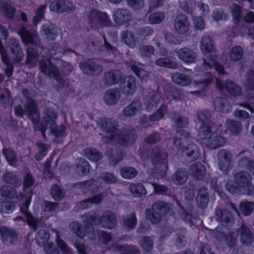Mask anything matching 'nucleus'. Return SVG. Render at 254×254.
Masks as SVG:
<instances>
[{
  "instance_id": "obj_1",
  "label": "nucleus",
  "mask_w": 254,
  "mask_h": 254,
  "mask_svg": "<svg viewBox=\"0 0 254 254\" xmlns=\"http://www.w3.org/2000/svg\"><path fill=\"white\" fill-rule=\"evenodd\" d=\"M98 126L104 132L109 134L111 139H117L122 145H125L128 142L133 141L136 138L135 130L132 128L121 131L118 130V124L115 120L108 118L99 119Z\"/></svg>"
},
{
  "instance_id": "obj_2",
  "label": "nucleus",
  "mask_w": 254,
  "mask_h": 254,
  "mask_svg": "<svg viewBox=\"0 0 254 254\" xmlns=\"http://www.w3.org/2000/svg\"><path fill=\"white\" fill-rule=\"evenodd\" d=\"M199 46L202 53L205 57L201 64L202 69L207 70L211 69L213 66L219 75L227 74L223 66L215 62L216 50L212 37L210 36H202Z\"/></svg>"
},
{
  "instance_id": "obj_3",
  "label": "nucleus",
  "mask_w": 254,
  "mask_h": 254,
  "mask_svg": "<svg viewBox=\"0 0 254 254\" xmlns=\"http://www.w3.org/2000/svg\"><path fill=\"white\" fill-rule=\"evenodd\" d=\"M34 182L35 180L32 175L29 173L26 174L23 182L24 193L22 197L24 199V202L20 205V211L25 216L28 225L34 231H36L37 229L38 221L28 211L29 206L33 195L32 190L30 188L33 185Z\"/></svg>"
},
{
  "instance_id": "obj_4",
  "label": "nucleus",
  "mask_w": 254,
  "mask_h": 254,
  "mask_svg": "<svg viewBox=\"0 0 254 254\" xmlns=\"http://www.w3.org/2000/svg\"><path fill=\"white\" fill-rule=\"evenodd\" d=\"M22 94L26 99L25 108L28 117L34 125H37L40 120V116L33 96L26 89L22 90ZM14 113L16 116L22 118L26 111L23 110L21 105H19L14 107Z\"/></svg>"
},
{
  "instance_id": "obj_5",
  "label": "nucleus",
  "mask_w": 254,
  "mask_h": 254,
  "mask_svg": "<svg viewBox=\"0 0 254 254\" xmlns=\"http://www.w3.org/2000/svg\"><path fill=\"white\" fill-rule=\"evenodd\" d=\"M45 116L41 122L40 130L43 137L45 136V130L50 129L56 137H60L64 134L65 127L61 125L56 126V121L58 118L57 113L52 109L47 108L44 111Z\"/></svg>"
},
{
  "instance_id": "obj_6",
  "label": "nucleus",
  "mask_w": 254,
  "mask_h": 254,
  "mask_svg": "<svg viewBox=\"0 0 254 254\" xmlns=\"http://www.w3.org/2000/svg\"><path fill=\"white\" fill-rule=\"evenodd\" d=\"M41 71L48 77H53L61 85L63 86L64 80L58 70L49 59L41 60L39 63Z\"/></svg>"
},
{
  "instance_id": "obj_7",
  "label": "nucleus",
  "mask_w": 254,
  "mask_h": 254,
  "mask_svg": "<svg viewBox=\"0 0 254 254\" xmlns=\"http://www.w3.org/2000/svg\"><path fill=\"white\" fill-rule=\"evenodd\" d=\"M216 86L219 91L226 96H240L242 92L241 87L231 80H226L224 83L219 79H216Z\"/></svg>"
},
{
  "instance_id": "obj_8",
  "label": "nucleus",
  "mask_w": 254,
  "mask_h": 254,
  "mask_svg": "<svg viewBox=\"0 0 254 254\" xmlns=\"http://www.w3.org/2000/svg\"><path fill=\"white\" fill-rule=\"evenodd\" d=\"M79 66L82 72L88 76H97L102 72V66L94 61L89 60L79 64Z\"/></svg>"
},
{
  "instance_id": "obj_9",
  "label": "nucleus",
  "mask_w": 254,
  "mask_h": 254,
  "mask_svg": "<svg viewBox=\"0 0 254 254\" xmlns=\"http://www.w3.org/2000/svg\"><path fill=\"white\" fill-rule=\"evenodd\" d=\"M217 160L219 169L227 173L231 168L233 155L228 150L220 149L217 153Z\"/></svg>"
},
{
  "instance_id": "obj_10",
  "label": "nucleus",
  "mask_w": 254,
  "mask_h": 254,
  "mask_svg": "<svg viewBox=\"0 0 254 254\" xmlns=\"http://www.w3.org/2000/svg\"><path fill=\"white\" fill-rule=\"evenodd\" d=\"M69 227L70 230L80 238H83L89 234H93L94 232V227L90 224L82 226L79 223L72 221L69 224Z\"/></svg>"
},
{
  "instance_id": "obj_11",
  "label": "nucleus",
  "mask_w": 254,
  "mask_h": 254,
  "mask_svg": "<svg viewBox=\"0 0 254 254\" xmlns=\"http://www.w3.org/2000/svg\"><path fill=\"white\" fill-rule=\"evenodd\" d=\"M2 242L7 246H13L17 241V233L13 229L3 226L0 228Z\"/></svg>"
},
{
  "instance_id": "obj_12",
  "label": "nucleus",
  "mask_w": 254,
  "mask_h": 254,
  "mask_svg": "<svg viewBox=\"0 0 254 254\" xmlns=\"http://www.w3.org/2000/svg\"><path fill=\"white\" fill-rule=\"evenodd\" d=\"M174 26L176 32L180 34L187 33L190 27L188 17L184 14H179L175 18Z\"/></svg>"
},
{
  "instance_id": "obj_13",
  "label": "nucleus",
  "mask_w": 254,
  "mask_h": 254,
  "mask_svg": "<svg viewBox=\"0 0 254 254\" xmlns=\"http://www.w3.org/2000/svg\"><path fill=\"white\" fill-rule=\"evenodd\" d=\"M175 51L179 59L187 64L194 63L197 57L196 53L189 47H184Z\"/></svg>"
},
{
  "instance_id": "obj_14",
  "label": "nucleus",
  "mask_w": 254,
  "mask_h": 254,
  "mask_svg": "<svg viewBox=\"0 0 254 254\" xmlns=\"http://www.w3.org/2000/svg\"><path fill=\"white\" fill-rule=\"evenodd\" d=\"M123 73L118 69H111L103 75V81L105 85L108 86L118 84L121 81Z\"/></svg>"
},
{
  "instance_id": "obj_15",
  "label": "nucleus",
  "mask_w": 254,
  "mask_h": 254,
  "mask_svg": "<svg viewBox=\"0 0 254 254\" xmlns=\"http://www.w3.org/2000/svg\"><path fill=\"white\" fill-rule=\"evenodd\" d=\"M7 49L11 52V57L15 63L22 61L23 54L18 40L12 39L9 40L8 43Z\"/></svg>"
},
{
  "instance_id": "obj_16",
  "label": "nucleus",
  "mask_w": 254,
  "mask_h": 254,
  "mask_svg": "<svg viewBox=\"0 0 254 254\" xmlns=\"http://www.w3.org/2000/svg\"><path fill=\"white\" fill-rule=\"evenodd\" d=\"M221 126L212 122L202 123L198 132L199 135L202 139L210 138L211 134L216 132Z\"/></svg>"
},
{
  "instance_id": "obj_17",
  "label": "nucleus",
  "mask_w": 254,
  "mask_h": 254,
  "mask_svg": "<svg viewBox=\"0 0 254 254\" xmlns=\"http://www.w3.org/2000/svg\"><path fill=\"white\" fill-rule=\"evenodd\" d=\"M50 9L52 11L61 13L73 10L74 6L66 0H56L51 3Z\"/></svg>"
},
{
  "instance_id": "obj_18",
  "label": "nucleus",
  "mask_w": 254,
  "mask_h": 254,
  "mask_svg": "<svg viewBox=\"0 0 254 254\" xmlns=\"http://www.w3.org/2000/svg\"><path fill=\"white\" fill-rule=\"evenodd\" d=\"M234 178L237 184L240 188H248L251 186V176L248 172L245 171L238 172L234 175Z\"/></svg>"
},
{
  "instance_id": "obj_19",
  "label": "nucleus",
  "mask_w": 254,
  "mask_h": 254,
  "mask_svg": "<svg viewBox=\"0 0 254 254\" xmlns=\"http://www.w3.org/2000/svg\"><path fill=\"white\" fill-rule=\"evenodd\" d=\"M99 223L103 227L112 229L115 228L117 224V218L112 212L106 211L100 217Z\"/></svg>"
},
{
  "instance_id": "obj_20",
  "label": "nucleus",
  "mask_w": 254,
  "mask_h": 254,
  "mask_svg": "<svg viewBox=\"0 0 254 254\" xmlns=\"http://www.w3.org/2000/svg\"><path fill=\"white\" fill-rule=\"evenodd\" d=\"M162 100V95L160 93L153 91L145 97V105L148 111L156 109L157 105Z\"/></svg>"
},
{
  "instance_id": "obj_21",
  "label": "nucleus",
  "mask_w": 254,
  "mask_h": 254,
  "mask_svg": "<svg viewBox=\"0 0 254 254\" xmlns=\"http://www.w3.org/2000/svg\"><path fill=\"white\" fill-rule=\"evenodd\" d=\"M22 42L25 44L38 45L36 41L37 35L34 31H28L25 28L22 27L18 31Z\"/></svg>"
},
{
  "instance_id": "obj_22",
  "label": "nucleus",
  "mask_w": 254,
  "mask_h": 254,
  "mask_svg": "<svg viewBox=\"0 0 254 254\" xmlns=\"http://www.w3.org/2000/svg\"><path fill=\"white\" fill-rule=\"evenodd\" d=\"M114 21L119 25L127 22L130 18V13L125 8H118L113 13Z\"/></svg>"
},
{
  "instance_id": "obj_23",
  "label": "nucleus",
  "mask_w": 254,
  "mask_h": 254,
  "mask_svg": "<svg viewBox=\"0 0 254 254\" xmlns=\"http://www.w3.org/2000/svg\"><path fill=\"white\" fill-rule=\"evenodd\" d=\"M197 205L201 209H205L209 202V193L207 188L202 187L197 191L196 197Z\"/></svg>"
},
{
  "instance_id": "obj_24",
  "label": "nucleus",
  "mask_w": 254,
  "mask_h": 254,
  "mask_svg": "<svg viewBox=\"0 0 254 254\" xmlns=\"http://www.w3.org/2000/svg\"><path fill=\"white\" fill-rule=\"evenodd\" d=\"M167 157V152L161 147L158 146L152 150L150 156L153 163L155 165L165 163Z\"/></svg>"
},
{
  "instance_id": "obj_25",
  "label": "nucleus",
  "mask_w": 254,
  "mask_h": 254,
  "mask_svg": "<svg viewBox=\"0 0 254 254\" xmlns=\"http://www.w3.org/2000/svg\"><path fill=\"white\" fill-rule=\"evenodd\" d=\"M213 106L214 109L219 112L228 113L231 109L227 100L222 97H216L213 100Z\"/></svg>"
},
{
  "instance_id": "obj_26",
  "label": "nucleus",
  "mask_w": 254,
  "mask_h": 254,
  "mask_svg": "<svg viewBox=\"0 0 254 254\" xmlns=\"http://www.w3.org/2000/svg\"><path fill=\"white\" fill-rule=\"evenodd\" d=\"M189 171L193 178L197 180H201L205 175L206 168L200 162H197L190 166Z\"/></svg>"
},
{
  "instance_id": "obj_27",
  "label": "nucleus",
  "mask_w": 254,
  "mask_h": 254,
  "mask_svg": "<svg viewBox=\"0 0 254 254\" xmlns=\"http://www.w3.org/2000/svg\"><path fill=\"white\" fill-rule=\"evenodd\" d=\"M227 139L219 135L211 136L206 142V146L210 150H214L223 146L226 142Z\"/></svg>"
},
{
  "instance_id": "obj_28",
  "label": "nucleus",
  "mask_w": 254,
  "mask_h": 254,
  "mask_svg": "<svg viewBox=\"0 0 254 254\" xmlns=\"http://www.w3.org/2000/svg\"><path fill=\"white\" fill-rule=\"evenodd\" d=\"M142 104L138 100H135L131 102L126 107L122 113L126 117H131L134 116L138 112L141 110Z\"/></svg>"
},
{
  "instance_id": "obj_29",
  "label": "nucleus",
  "mask_w": 254,
  "mask_h": 254,
  "mask_svg": "<svg viewBox=\"0 0 254 254\" xmlns=\"http://www.w3.org/2000/svg\"><path fill=\"white\" fill-rule=\"evenodd\" d=\"M42 34L44 35L47 40L54 41L58 35L57 28L53 23H48L42 26Z\"/></svg>"
},
{
  "instance_id": "obj_30",
  "label": "nucleus",
  "mask_w": 254,
  "mask_h": 254,
  "mask_svg": "<svg viewBox=\"0 0 254 254\" xmlns=\"http://www.w3.org/2000/svg\"><path fill=\"white\" fill-rule=\"evenodd\" d=\"M216 220L220 222L223 226H227L231 223L233 220V216L228 210L217 209L215 211Z\"/></svg>"
},
{
  "instance_id": "obj_31",
  "label": "nucleus",
  "mask_w": 254,
  "mask_h": 254,
  "mask_svg": "<svg viewBox=\"0 0 254 254\" xmlns=\"http://www.w3.org/2000/svg\"><path fill=\"white\" fill-rule=\"evenodd\" d=\"M1 181L5 184H9L15 187H18L21 184L20 179L13 172L8 170L3 173Z\"/></svg>"
},
{
  "instance_id": "obj_32",
  "label": "nucleus",
  "mask_w": 254,
  "mask_h": 254,
  "mask_svg": "<svg viewBox=\"0 0 254 254\" xmlns=\"http://www.w3.org/2000/svg\"><path fill=\"white\" fill-rule=\"evenodd\" d=\"M109 250L113 252L120 251L123 252L122 254H139V251L135 246L120 245L115 244L110 247Z\"/></svg>"
},
{
  "instance_id": "obj_33",
  "label": "nucleus",
  "mask_w": 254,
  "mask_h": 254,
  "mask_svg": "<svg viewBox=\"0 0 254 254\" xmlns=\"http://www.w3.org/2000/svg\"><path fill=\"white\" fill-rule=\"evenodd\" d=\"M121 97V94L117 88L107 90L104 95V101L109 105H115Z\"/></svg>"
},
{
  "instance_id": "obj_34",
  "label": "nucleus",
  "mask_w": 254,
  "mask_h": 254,
  "mask_svg": "<svg viewBox=\"0 0 254 254\" xmlns=\"http://www.w3.org/2000/svg\"><path fill=\"white\" fill-rule=\"evenodd\" d=\"M184 152L186 155V159L190 162L195 161L200 155L198 146L193 143L188 144Z\"/></svg>"
},
{
  "instance_id": "obj_35",
  "label": "nucleus",
  "mask_w": 254,
  "mask_h": 254,
  "mask_svg": "<svg viewBox=\"0 0 254 254\" xmlns=\"http://www.w3.org/2000/svg\"><path fill=\"white\" fill-rule=\"evenodd\" d=\"M102 194H98L94 195L91 197L88 198L77 203V206L79 208L84 209L89 208L93 204H98L102 200Z\"/></svg>"
},
{
  "instance_id": "obj_36",
  "label": "nucleus",
  "mask_w": 254,
  "mask_h": 254,
  "mask_svg": "<svg viewBox=\"0 0 254 254\" xmlns=\"http://www.w3.org/2000/svg\"><path fill=\"white\" fill-rule=\"evenodd\" d=\"M241 233L240 241L245 246H250L254 242V237L251 231L245 225H242L240 228Z\"/></svg>"
},
{
  "instance_id": "obj_37",
  "label": "nucleus",
  "mask_w": 254,
  "mask_h": 254,
  "mask_svg": "<svg viewBox=\"0 0 254 254\" xmlns=\"http://www.w3.org/2000/svg\"><path fill=\"white\" fill-rule=\"evenodd\" d=\"M172 79L176 84L185 86L190 85L191 80L190 78L187 74L175 72L171 75Z\"/></svg>"
},
{
  "instance_id": "obj_38",
  "label": "nucleus",
  "mask_w": 254,
  "mask_h": 254,
  "mask_svg": "<svg viewBox=\"0 0 254 254\" xmlns=\"http://www.w3.org/2000/svg\"><path fill=\"white\" fill-rule=\"evenodd\" d=\"M136 87V80L134 77H126L124 85L122 87L123 92L126 95H130L134 91Z\"/></svg>"
},
{
  "instance_id": "obj_39",
  "label": "nucleus",
  "mask_w": 254,
  "mask_h": 254,
  "mask_svg": "<svg viewBox=\"0 0 254 254\" xmlns=\"http://www.w3.org/2000/svg\"><path fill=\"white\" fill-rule=\"evenodd\" d=\"M2 153L4 158L11 166H16L18 163V159L16 157V153L11 148H4Z\"/></svg>"
},
{
  "instance_id": "obj_40",
  "label": "nucleus",
  "mask_w": 254,
  "mask_h": 254,
  "mask_svg": "<svg viewBox=\"0 0 254 254\" xmlns=\"http://www.w3.org/2000/svg\"><path fill=\"white\" fill-rule=\"evenodd\" d=\"M38 54L32 47H28L27 50L26 64L30 67L36 66L38 62Z\"/></svg>"
},
{
  "instance_id": "obj_41",
  "label": "nucleus",
  "mask_w": 254,
  "mask_h": 254,
  "mask_svg": "<svg viewBox=\"0 0 254 254\" xmlns=\"http://www.w3.org/2000/svg\"><path fill=\"white\" fill-rule=\"evenodd\" d=\"M225 125L227 129L234 134H239L241 131L242 126L239 121L229 119L226 121Z\"/></svg>"
},
{
  "instance_id": "obj_42",
  "label": "nucleus",
  "mask_w": 254,
  "mask_h": 254,
  "mask_svg": "<svg viewBox=\"0 0 254 254\" xmlns=\"http://www.w3.org/2000/svg\"><path fill=\"white\" fill-rule=\"evenodd\" d=\"M85 155L89 160L93 162L99 161L103 157L102 153L94 148L85 149Z\"/></svg>"
},
{
  "instance_id": "obj_43",
  "label": "nucleus",
  "mask_w": 254,
  "mask_h": 254,
  "mask_svg": "<svg viewBox=\"0 0 254 254\" xmlns=\"http://www.w3.org/2000/svg\"><path fill=\"white\" fill-rule=\"evenodd\" d=\"M122 42L130 48H133L136 45V41L133 34L128 31H123L121 33Z\"/></svg>"
},
{
  "instance_id": "obj_44",
  "label": "nucleus",
  "mask_w": 254,
  "mask_h": 254,
  "mask_svg": "<svg viewBox=\"0 0 254 254\" xmlns=\"http://www.w3.org/2000/svg\"><path fill=\"white\" fill-rule=\"evenodd\" d=\"M77 171L80 175H85L89 172V165L84 159L79 158L77 159Z\"/></svg>"
},
{
  "instance_id": "obj_45",
  "label": "nucleus",
  "mask_w": 254,
  "mask_h": 254,
  "mask_svg": "<svg viewBox=\"0 0 254 254\" xmlns=\"http://www.w3.org/2000/svg\"><path fill=\"white\" fill-rule=\"evenodd\" d=\"M152 208L153 211L161 214L162 217L170 211L169 205L164 202L157 201L154 203L152 205Z\"/></svg>"
},
{
  "instance_id": "obj_46",
  "label": "nucleus",
  "mask_w": 254,
  "mask_h": 254,
  "mask_svg": "<svg viewBox=\"0 0 254 254\" xmlns=\"http://www.w3.org/2000/svg\"><path fill=\"white\" fill-rule=\"evenodd\" d=\"M172 180L176 185H182L188 180L187 173L184 170H178L173 175Z\"/></svg>"
},
{
  "instance_id": "obj_47",
  "label": "nucleus",
  "mask_w": 254,
  "mask_h": 254,
  "mask_svg": "<svg viewBox=\"0 0 254 254\" xmlns=\"http://www.w3.org/2000/svg\"><path fill=\"white\" fill-rule=\"evenodd\" d=\"M155 52V48L151 45L140 46L138 49V54L143 59L150 58Z\"/></svg>"
},
{
  "instance_id": "obj_48",
  "label": "nucleus",
  "mask_w": 254,
  "mask_h": 254,
  "mask_svg": "<svg viewBox=\"0 0 254 254\" xmlns=\"http://www.w3.org/2000/svg\"><path fill=\"white\" fill-rule=\"evenodd\" d=\"M155 64L158 66H164L171 69H177L178 67V64L176 62L172 61L167 58L157 59L155 61Z\"/></svg>"
},
{
  "instance_id": "obj_49",
  "label": "nucleus",
  "mask_w": 254,
  "mask_h": 254,
  "mask_svg": "<svg viewBox=\"0 0 254 254\" xmlns=\"http://www.w3.org/2000/svg\"><path fill=\"white\" fill-rule=\"evenodd\" d=\"M49 237V233L46 230H39L35 237L37 245L40 247L44 246L48 241Z\"/></svg>"
},
{
  "instance_id": "obj_50",
  "label": "nucleus",
  "mask_w": 254,
  "mask_h": 254,
  "mask_svg": "<svg viewBox=\"0 0 254 254\" xmlns=\"http://www.w3.org/2000/svg\"><path fill=\"white\" fill-rule=\"evenodd\" d=\"M145 215L146 218L150 221L152 224H158L161 220L162 216L161 214L153 211V209H146L145 210Z\"/></svg>"
},
{
  "instance_id": "obj_51",
  "label": "nucleus",
  "mask_w": 254,
  "mask_h": 254,
  "mask_svg": "<svg viewBox=\"0 0 254 254\" xmlns=\"http://www.w3.org/2000/svg\"><path fill=\"white\" fill-rule=\"evenodd\" d=\"M244 86L248 91L254 89V72L253 71L249 70L246 73Z\"/></svg>"
},
{
  "instance_id": "obj_52",
  "label": "nucleus",
  "mask_w": 254,
  "mask_h": 254,
  "mask_svg": "<svg viewBox=\"0 0 254 254\" xmlns=\"http://www.w3.org/2000/svg\"><path fill=\"white\" fill-rule=\"evenodd\" d=\"M120 173L124 178L131 179L137 175V171L133 167H125L121 169Z\"/></svg>"
},
{
  "instance_id": "obj_53",
  "label": "nucleus",
  "mask_w": 254,
  "mask_h": 254,
  "mask_svg": "<svg viewBox=\"0 0 254 254\" xmlns=\"http://www.w3.org/2000/svg\"><path fill=\"white\" fill-rule=\"evenodd\" d=\"M243 54V50L240 46L234 47L230 53V59L232 62H237L242 58Z\"/></svg>"
},
{
  "instance_id": "obj_54",
  "label": "nucleus",
  "mask_w": 254,
  "mask_h": 254,
  "mask_svg": "<svg viewBox=\"0 0 254 254\" xmlns=\"http://www.w3.org/2000/svg\"><path fill=\"white\" fill-rule=\"evenodd\" d=\"M15 204L12 201L6 200L0 201V212L9 214L14 211Z\"/></svg>"
},
{
  "instance_id": "obj_55",
  "label": "nucleus",
  "mask_w": 254,
  "mask_h": 254,
  "mask_svg": "<svg viewBox=\"0 0 254 254\" xmlns=\"http://www.w3.org/2000/svg\"><path fill=\"white\" fill-rule=\"evenodd\" d=\"M254 209V203L252 202L244 201L240 203L239 209L241 213L246 215L249 216L251 214Z\"/></svg>"
},
{
  "instance_id": "obj_56",
  "label": "nucleus",
  "mask_w": 254,
  "mask_h": 254,
  "mask_svg": "<svg viewBox=\"0 0 254 254\" xmlns=\"http://www.w3.org/2000/svg\"><path fill=\"white\" fill-rule=\"evenodd\" d=\"M51 194L55 201L61 200L64 196V194L61 187L57 184H54L51 189Z\"/></svg>"
},
{
  "instance_id": "obj_57",
  "label": "nucleus",
  "mask_w": 254,
  "mask_h": 254,
  "mask_svg": "<svg viewBox=\"0 0 254 254\" xmlns=\"http://www.w3.org/2000/svg\"><path fill=\"white\" fill-rule=\"evenodd\" d=\"M129 190L132 193L138 196L146 194L144 187L140 183L130 185Z\"/></svg>"
},
{
  "instance_id": "obj_58",
  "label": "nucleus",
  "mask_w": 254,
  "mask_h": 254,
  "mask_svg": "<svg viewBox=\"0 0 254 254\" xmlns=\"http://www.w3.org/2000/svg\"><path fill=\"white\" fill-rule=\"evenodd\" d=\"M124 224L129 230L133 229L137 223V219L134 213H131L124 219Z\"/></svg>"
},
{
  "instance_id": "obj_59",
  "label": "nucleus",
  "mask_w": 254,
  "mask_h": 254,
  "mask_svg": "<svg viewBox=\"0 0 254 254\" xmlns=\"http://www.w3.org/2000/svg\"><path fill=\"white\" fill-rule=\"evenodd\" d=\"M167 107L166 105H162L160 108L155 113L149 117V119L151 121H155L162 118L167 113Z\"/></svg>"
},
{
  "instance_id": "obj_60",
  "label": "nucleus",
  "mask_w": 254,
  "mask_h": 254,
  "mask_svg": "<svg viewBox=\"0 0 254 254\" xmlns=\"http://www.w3.org/2000/svg\"><path fill=\"white\" fill-rule=\"evenodd\" d=\"M172 121L176 124L178 127H184L187 126L189 122V119L179 114L176 115L172 118Z\"/></svg>"
},
{
  "instance_id": "obj_61",
  "label": "nucleus",
  "mask_w": 254,
  "mask_h": 254,
  "mask_svg": "<svg viewBox=\"0 0 254 254\" xmlns=\"http://www.w3.org/2000/svg\"><path fill=\"white\" fill-rule=\"evenodd\" d=\"M81 218L84 225L90 224L92 225V223L95 222L98 219L97 215L95 212L90 211L81 215Z\"/></svg>"
},
{
  "instance_id": "obj_62",
  "label": "nucleus",
  "mask_w": 254,
  "mask_h": 254,
  "mask_svg": "<svg viewBox=\"0 0 254 254\" xmlns=\"http://www.w3.org/2000/svg\"><path fill=\"white\" fill-rule=\"evenodd\" d=\"M56 242L64 254H73L71 248L60 238L58 234H57Z\"/></svg>"
},
{
  "instance_id": "obj_63",
  "label": "nucleus",
  "mask_w": 254,
  "mask_h": 254,
  "mask_svg": "<svg viewBox=\"0 0 254 254\" xmlns=\"http://www.w3.org/2000/svg\"><path fill=\"white\" fill-rule=\"evenodd\" d=\"M100 178L107 184H112L116 183L117 178L114 174L109 172H103L99 176Z\"/></svg>"
},
{
  "instance_id": "obj_64",
  "label": "nucleus",
  "mask_w": 254,
  "mask_h": 254,
  "mask_svg": "<svg viewBox=\"0 0 254 254\" xmlns=\"http://www.w3.org/2000/svg\"><path fill=\"white\" fill-rule=\"evenodd\" d=\"M36 145L38 148V152L35 155V158L37 160H40L47 154L48 147L47 145L42 142H37Z\"/></svg>"
}]
</instances>
